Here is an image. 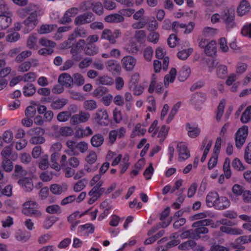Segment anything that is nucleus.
<instances>
[{
  "instance_id": "1",
  "label": "nucleus",
  "mask_w": 251,
  "mask_h": 251,
  "mask_svg": "<svg viewBox=\"0 0 251 251\" xmlns=\"http://www.w3.org/2000/svg\"><path fill=\"white\" fill-rule=\"evenodd\" d=\"M212 220L205 219L194 222L192 226L194 229H189L182 233V238H191L192 240H188L179 245L178 248L181 250H189L196 246V243L194 240H198L201 239L204 241H208L210 239L209 235L201 236V234H206L208 233L209 229L206 227L211 225Z\"/></svg>"
},
{
  "instance_id": "2",
  "label": "nucleus",
  "mask_w": 251,
  "mask_h": 251,
  "mask_svg": "<svg viewBox=\"0 0 251 251\" xmlns=\"http://www.w3.org/2000/svg\"><path fill=\"white\" fill-rule=\"evenodd\" d=\"M21 11L29 15L23 22L24 25L23 32L25 34H26L32 30L38 24V13L36 11L30 12L28 7L23 9Z\"/></svg>"
},
{
  "instance_id": "3",
  "label": "nucleus",
  "mask_w": 251,
  "mask_h": 251,
  "mask_svg": "<svg viewBox=\"0 0 251 251\" xmlns=\"http://www.w3.org/2000/svg\"><path fill=\"white\" fill-rule=\"evenodd\" d=\"M38 208V204L34 201H30L24 203L22 211L25 215L37 217L41 214Z\"/></svg>"
},
{
  "instance_id": "4",
  "label": "nucleus",
  "mask_w": 251,
  "mask_h": 251,
  "mask_svg": "<svg viewBox=\"0 0 251 251\" xmlns=\"http://www.w3.org/2000/svg\"><path fill=\"white\" fill-rule=\"evenodd\" d=\"M221 19L226 25L227 29L232 28L235 26V11L232 9H225L221 15Z\"/></svg>"
},
{
  "instance_id": "5",
  "label": "nucleus",
  "mask_w": 251,
  "mask_h": 251,
  "mask_svg": "<svg viewBox=\"0 0 251 251\" xmlns=\"http://www.w3.org/2000/svg\"><path fill=\"white\" fill-rule=\"evenodd\" d=\"M248 134V127L243 126L239 128L235 135L236 147L241 149L244 145Z\"/></svg>"
},
{
  "instance_id": "6",
  "label": "nucleus",
  "mask_w": 251,
  "mask_h": 251,
  "mask_svg": "<svg viewBox=\"0 0 251 251\" xmlns=\"http://www.w3.org/2000/svg\"><path fill=\"white\" fill-rule=\"evenodd\" d=\"M95 121L101 126H107L109 124L108 115L105 109L98 110L94 116Z\"/></svg>"
},
{
  "instance_id": "7",
  "label": "nucleus",
  "mask_w": 251,
  "mask_h": 251,
  "mask_svg": "<svg viewBox=\"0 0 251 251\" xmlns=\"http://www.w3.org/2000/svg\"><path fill=\"white\" fill-rule=\"evenodd\" d=\"M177 151L178 153V161H183L190 156V153L187 145L184 142L178 143L177 145Z\"/></svg>"
},
{
  "instance_id": "8",
  "label": "nucleus",
  "mask_w": 251,
  "mask_h": 251,
  "mask_svg": "<svg viewBox=\"0 0 251 251\" xmlns=\"http://www.w3.org/2000/svg\"><path fill=\"white\" fill-rule=\"evenodd\" d=\"M95 20L94 14L91 12H86L77 16L74 21L76 25H80L90 23Z\"/></svg>"
},
{
  "instance_id": "9",
  "label": "nucleus",
  "mask_w": 251,
  "mask_h": 251,
  "mask_svg": "<svg viewBox=\"0 0 251 251\" xmlns=\"http://www.w3.org/2000/svg\"><path fill=\"white\" fill-rule=\"evenodd\" d=\"M90 118V114L85 112L81 111L78 114L73 115L70 119V123L72 125H76L87 122Z\"/></svg>"
},
{
  "instance_id": "10",
  "label": "nucleus",
  "mask_w": 251,
  "mask_h": 251,
  "mask_svg": "<svg viewBox=\"0 0 251 251\" xmlns=\"http://www.w3.org/2000/svg\"><path fill=\"white\" fill-rule=\"evenodd\" d=\"M124 68L127 71H131L136 64V59L133 56L127 55L125 56L122 60Z\"/></svg>"
},
{
  "instance_id": "11",
  "label": "nucleus",
  "mask_w": 251,
  "mask_h": 251,
  "mask_svg": "<svg viewBox=\"0 0 251 251\" xmlns=\"http://www.w3.org/2000/svg\"><path fill=\"white\" fill-rule=\"evenodd\" d=\"M105 68L112 74H118L121 69L119 62L115 60H109L105 62Z\"/></svg>"
},
{
  "instance_id": "12",
  "label": "nucleus",
  "mask_w": 251,
  "mask_h": 251,
  "mask_svg": "<svg viewBox=\"0 0 251 251\" xmlns=\"http://www.w3.org/2000/svg\"><path fill=\"white\" fill-rule=\"evenodd\" d=\"M102 185V182H99L94 186L88 193L89 196H95L97 199L100 198L105 191V188L101 187Z\"/></svg>"
},
{
  "instance_id": "13",
  "label": "nucleus",
  "mask_w": 251,
  "mask_h": 251,
  "mask_svg": "<svg viewBox=\"0 0 251 251\" xmlns=\"http://www.w3.org/2000/svg\"><path fill=\"white\" fill-rule=\"evenodd\" d=\"M58 82L67 88L71 87L73 85V78L66 73H63L59 75Z\"/></svg>"
},
{
  "instance_id": "14",
  "label": "nucleus",
  "mask_w": 251,
  "mask_h": 251,
  "mask_svg": "<svg viewBox=\"0 0 251 251\" xmlns=\"http://www.w3.org/2000/svg\"><path fill=\"white\" fill-rule=\"evenodd\" d=\"M18 184L21 186L26 192H30L33 188L32 179L29 177H23L18 181Z\"/></svg>"
},
{
  "instance_id": "15",
  "label": "nucleus",
  "mask_w": 251,
  "mask_h": 251,
  "mask_svg": "<svg viewBox=\"0 0 251 251\" xmlns=\"http://www.w3.org/2000/svg\"><path fill=\"white\" fill-rule=\"evenodd\" d=\"M186 129L188 132V135L192 138H195L198 137L201 132L200 129L197 125H191L187 123L186 125Z\"/></svg>"
},
{
  "instance_id": "16",
  "label": "nucleus",
  "mask_w": 251,
  "mask_h": 251,
  "mask_svg": "<svg viewBox=\"0 0 251 251\" xmlns=\"http://www.w3.org/2000/svg\"><path fill=\"white\" fill-rule=\"evenodd\" d=\"M230 204L229 200L226 197H219L215 204V209L224 210L228 208Z\"/></svg>"
},
{
  "instance_id": "17",
  "label": "nucleus",
  "mask_w": 251,
  "mask_h": 251,
  "mask_svg": "<svg viewBox=\"0 0 251 251\" xmlns=\"http://www.w3.org/2000/svg\"><path fill=\"white\" fill-rule=\"evenodd\" d=\"M219 195L216 192H209L206 198V202L208 207H214L215 208V204L219 198Z\"/></svg>"
},
{
  "instance_id": "18",
  "label": "nucleus",
  "mask_w": 251,
  "mask_h": 251,
  "mask_svg": "<svg viewBox=\"0 0 251 251\" xmlns=\"http://www.w3.org/2000/svg\"><path fill=\"white\" fill-rule=\"evenodd\" d=\"M95 230V226L91 223H87L83 225L79 226L77 228V233L82 234L85 233L87 235L92 234Z\"/></svg>"
},
{
  "instance_id": "19",
  "label": "nucleus",
  "mask_w": 251,
  "mask_h": 251,
  "mask_svg": "<svg viewBox=\"0 0 251 251\" xmlns=\"http://www.w3.org/2000/svg\"><path fill=\"white\" fill-rule=\"evenodd\" d=\"M124 20L123 16L117 13L109 14L104 18V21L109 23H120L124 22Z\"/></svg>"
},
{
  "instance_id": "20",
  "label": "nucleus",
  "mask_w": 251,
  "mask_h": 251,
  "mask_svg": "<svg viewBox=\"0 0 251 251\" xmlns=\"http://www.w3.org/2000/svg\"><path fill=\"white\" fill-rule=\"evenodd\" d=\"M220 231L223 233L231 235H241L243 233L242 229L239 228L223 226L220 227Z\"/></svg>"
},
{
  "instance_id": "21",
  "label": "nucleus",
  "mask_w": 251,
  "mask_h": 251,
  "mask_svg": "<svg viewBox=\"0 0 251 251\" xmlns=\"http://www.w3.org/2000/svg\"><path fill=\"white\" fill-rule=\"evenodd\" d=\"M251 9L250 3L246 0H243L241 1L238 6L237 12L240 16L245 15Z\"/></svg>"
},
{
  "instance_id": "22",
  "label": "nucleus",
  "mask_w": 251,
  "mask_h": 251,
  "mask_svg": "<svg viewBox=\"0 0 251 251\" xmlns=\"http://www.w3.org/2000/svg\"><path fill=\"white\" fill-rule=\"evenodd\" d=\"M60 154L58 152H54L50 157V166L51 168L57 171L61 169L60 165L57 162L60 158Z\"/></svg>"
},
{
  "instance_id": "23",
  "label": "nucleus",
  "mask_w": 251,
  "mask_h": 251,
  "mask_svg": "<svg viewBox=\"0 0 251 251\" xmlns=\"http://www.w3.org/2000/svg\"><path fill=\"white\" fill-rule=\"evenodd\" d=\"M191 73V69L188 66L182 67L178 73V79L181 82H183L187 79Z\"/></svg>"
},
{
  "instance_id": "24",
  "label": "nucleus",
  "mask_w": 251,
  "mask_h": 251,
  "mask_svg": "<svg viewBox=\"0 0 251 251\" xmlns=\"http://www.w3.org/2000/svg\"><path fill=\"white\" fill-rule=\"evenodd\" d=\"M67 189V186L66 184L59 185L57 184H53L51 185L50 187V192L55 195H60L62 192H65Z\"/></svg>"
},
{
  "instance_id": "25",
  "label": "nucleus",
  "mask_w": 251,
  "mask_h": 251,
  "mask_svg": "<svg viewBox=\"0 0 251 251\" xmlns=\"http://www.w3.org/2000/svg\"><path fill=\"white\" fill-rule=\"evenodd\" d=\"M204 52L207 56H212L216 53V42L215 41H211L207 44Z\"/></svg>"
},
{
  "instance_id": "26",
  "label": "nucleus",
  "mask_w": 251,
  "mask_h": 251,
  "mask_svg": "<svg viewBox=\"0 0 251 251\" xmlns=\"http://www.w3.org/2000/svg\"><path fill=\"white\" fill-rule=\"evenodd\" d=\"M85 45L86 42L84 40H79L75 45L72 46L70 52L71 53H80L83 50H84Z\"/></svg>"
},
{
  "instance_id": "27",
  "label": "nucleus",
  "mask_w": 251,
  "mask_h": 251,
  "mask_svg": "<svg viewBox=\"0 0 251 251\" xmlns=\"http://www.w3.org/2000/svg\"><path fill=\"white\" fill-rule=\"evenodd\" d=\"M176 70L175 68H172L169 72V74L166 75L164 77V85L165 87H167L169 85V83H173L176 76Z\"/></svg>"
},
{
  "instance_id": "28",
  "label": "nucleus",
  "mask_w": 251,
  "mask_h": 251,
  "mask_svg": "<svg viewBox=\"0 0 251 251\" xmlns=\"http://www.w3.org/2000/svg\"><path fill=\"white\" fill-rule=\"evenodd\" d=\"M104 138L101 134L98 133L92 136L91 143L94 147H100L103 143Z\"/></svg>"
},
{
  "instance_id": "29",
  "label": "nucleus",
  "mask_w": 251,
  "mask_h": 251,
  "mask_svg": "<svg viewBox=\"0 0 251 251\" xmlns=\"http://www.w3.org/2000/svg\"><path fill=\"white\" fill-rule=\"evenodd\" d=\"M11 18L4 15H0V30L5 29L10 25Z\"/></svg>"
},
{
  "instance_id": "30",
  "label": "nucleus",
  "mask_w": 251,
  "mask_h": 251,
  "mask_svg": "<svg viewBox=\"0 0 251 251\" xmlns=\"http://www.w3.org/2000/svg\"><path fill=\"white\" fill-rule=\"evenodd\" d=\"M27 46L30 49H37L38 46L37 43V34H32L28 38L27 41Z\"/></svg>"
},
{
  "instance_id": "31",
  "label": "nucleus",
  "mask_w": 251,
  "mask_h": 251,
  "mask_svg": "<svg viewBox=\"0 0 251 251\" xmlns=\"http://www.w3.org/2000/svg\"><path fill=\"white\" fill-rule=\"evenodd\" d=\"M68 100L65 99H58L51 102L50 106L53 109H59L64 106L67 103Z\"/></svg>"
},
{
  "instance_id": "32",
  "label": "nucleus",
  "mask_w": 251,
  "mask_h": 251,
  "mask_svg": "<svg viewBox=\"0 0 251 251\" xmlns=\"http://www.w3.org/2000/svg\"><path fill=\"white\" fill-rule=\"evenodd\" d=\"M129 165V155L128 154H126L124 156L120 164V166L121 168V173L123 174L125 173L127 170Z\"/></svg>"
},
{
  "instance_id": "33",
  "label": "nucleus",
  "mask_w": 251,
  "mask_h": 251,
  "mask_svg": "<svg viewBox=\"0 0 251 251\" xmlns=\"http://www.w3.org/2000/svg\"><path fill=\"white\" fill-rule=\"evenodd\" d=\"M251 120V105L247 107L242 113L240 120L243 123H247Z\"/></svg>"
},
{
  "instance_id": "34",
  "label": "nucleus",
  "mask_w": 251,
  "mask_h": 251,
  "mask_svg": "<svg viewBox=\"0 0 251 251\" xmlns=\"http://www.w3.org/2000/svg\"><path fill=\"white\" fill-rule=\"evenodd\" d=\"M180 105L181 102H178L173 106L169 113V116L167 119L166 123L167 124L170 123L172 122V121L174 119V118L175 115L176 114L179 108H180Z\"/></svg>"
},
{
  "instance_id": "35",
  "label": "nucleus",
  "mask_w": 251,
  "mask_h": 251,
  "mask_svg": "<svg viewBox=\"0 0 251 251\" xmlns=\"http://www.w3.org/2000/svg\"><path fill=\"white\" fill-rule=\"evenodd\" d=\"M179 241L178 240L174 239L168 242L165 246H159L157 247V251H166L168 249L171 248L178 245Z\"/></svg>"
},
{
  "instance_id": "36",
  "label": "nucleus",
  "mask_w": 251,
  "mask_h": 251,
  "mask_svg": "<svg viewBox=\"0 0 251 251\" xmlns=\"http://www.w3.org/2000/svg\"><path fill=\"white\" fill-rule=\"evenodd\" d=\"M36 92V88L32 84H27L23 88V94L26 97L32 96Z\"/></svg>"
},
{
  "instance_id": "37",
  "label": "nucleus",
  "mask_w": 251,
  "mask_h": 251,
  "mask_svg": "<svg viewBox=\"0 0 251 251\" xmlns=\"http://www.w3.org/2000/svg\"><path fill=\"white\" fill-rule=\"evenodd\" d=\"M98 51V48L93 44H86L84 48V52L86 54L94 55Z\"/></svg>"
},
{
  "instance_id": "38",
  "label": "nucleus",
  "mask_w": 251,
  "mask_h": 251,
  "mask_svg": "<svg viewBox=\"0 0 251 251\" xmlns=\"http://www.w3.org/2000/svg\"><path fill=\"white\" fill-rule=\"evenodd\" d=\"M31 237V233L29 232L24 231L17 233L15 238L18 241L25 242L28 241Z\"/></svg>"
},
{
  "instance_id": "39",
  "label": "nucleus",
  "mask_w": 251,
  "mask_h": 251,
  "mask_svg": "<svg viewBox=\"0 0 251 251\" xmlns=\"http://www.w3.org/2000/svg\"><path fill=\"white\" fill-rule=\"evenodd\" d=\"M226 104V101L225 100H222L220 101L218 106L217 113H216V120L217 121H220L223 116L224 109Z\"/></svg>"
},
{
  "instance_id": "40",
  "label": "nucleus",
  "mask_w": 251,
  "mask_h": 251,
  "mask_svg": "<svg viewBox=\"0 0 251 251\" xmlns=\"http://www.w3.org/2000/svg\"><path fill=\"white\" fill-rule=\"evenodd\" d=\"M58 220L55 216H51L47 217L43 223V227L47 229L50 228L51 226Z\"/></svg>"
},
{
  "instance_id": "41",
  "label": "nucleus",
  "mask_w": 251,
  "mask_h": 251,
  "mask_svg": "<svg viewBox=\"0 0 251 251\" xmlns=\"http://www.w3.org/2000/svg\"><path fill=\"white\" fill-rule=\"evenodd\" d=\"M77 142L73 140H68L66 142V146L69 149L71 154L78 155L79 152L76 151Z\"/></svg>"
},
{
  "instance_id": "42",
  "label": "nucleus",
  "mask_w": 251,
  "mask_h": 251,
  "mask_svg": "<svg viewBox=\"0 0 251 251\" xmlns=\"http://www.w3.org/2000/svg\"><path fill=\"white\" fill-rule=\"evenodd\" d=\"M101 39L107 40L112 44L115 43L114 39L112 37V31L108 29H105L103 30L101 35Z\"/></svg>"
},
{
  "instance_id": "43",
  "label": "nucleus",
  "mask_w": 251,
  "mask_h": 251,
  "mask_svg": "<svg viewBox=\"0 0 251 251\" xmlns=\"http://www.w3.org/2000/svg\"><path fill=\"white\" fill-rule=\"evenodd\" d=\"M227 74V67L224 65H220L217 68V75L220 78H225Z\"/></svg>"
},
{
  "instance_id": "44",
  "label": "nucleus",
  "mask_w": 251,
  "mask_h": 251,
  "mask_svg": "<svg viewBox=\"0 0 251 251\" xmlns=\"http://www.w3.org/2000/svg\"><path fill=\"white\" fill-rule=\"evenodd\" d=\"M193 49L189 48L179 51L177 54V57L181 60L186 59L193 52Z\"/></svg>"
},
{
  "instance_id": "45",
  "label": "nucleus",
  "mask_w": 251,
  "mask_h": 251,
  "mask_svg": "<svg viewBox=\"0 0 251 251\" xmlns=\"http://www.w3.org/2000/svg\"><path fill=\"white\" fill-rule=\"evenodd\" d=\"M22 77V80L25 82H33L36 80L37 75L35 73L29 72Z\"/></svg>"
},
{
  "instance_id": "46",
  "label": "nucleus",
  "mask_w": 251,
  "mask_h": 251,
  "mask_svg": "<svg viewBox=\"0 0 251 251\" xmlns=\"http://www.w3.org/2000/svg\"><path fill=\"white\" fill-rule=\"evenodd\" d=\"M103 5L100 2L94 1L92 10L96 14L101 15L103 13Z\"/></svg>"
},
{
  "instance_id": "47",
  "label": "nucleus",
  "mask_w": 251,
  "mask_h": 251,
  "mask_svg": "<svg viewBox=\"0 0 251 251\" xmlns=\"http://www.w3.org/2000/svg\"><path fill=\"white\" fill-rule=\"evenodd\" d=\"M71 117V112L68 111H64L60 112L57 116V120L61 122L67 121Z\"/></svg>"
},
{
  "instance_id": "48",
  "label": "nucleus",
  "mask_w": 251,
  "mask_h": 251,
  "mask_svg": "<svg viewBox=\"0 0 251 251\" xmlns=\"http://www.w3.org/2000/svg\"><path fill=\"white\" fill-rule=\"evenodd\" d=\"M87 181L83 178L78 180L74 186V190L76 192H79L82 190L86 186Z\"/></svg>"
},
{
  "instance_id": "49",
  "label": "nucleus",
  "mask_w": 251,
  "mask_h": 251,
  "mask_svg": "<svg viewBox=\"0 0 251 251\" xmlns=\"http://www.w3.org/2000/svg\"><path fill=\"white\" fill-rule=\"evenodd\" d=\"M54 29V25H43L38 29L39 34H46L51 32Z\"/></svg>"
},
{
  "instance_id": "50",
  "label": "nucleus",
  "mask_w": 251,
  "mask_h": 251,
  "mask_svg": "<svg viewBox=\"0 0 251 251\" xmlns=\"http://www.w3.org/2000/svg\"><path fill=\"white\" fill-rule=\"evenodd\" d=\"M1 166L3 169L7 172L12 171L13 169V164L10 159H3Z\"/></svg>"
},
{
  "instance_id": "51",
  "label": "nucleus",
  "mask_w": 251,
  "mask_h": 251,
  "mask_svg": "<svg viewBox=\"0 0 251 251\" xmlns=\"http://www.w3.org/2000/svg\"><path fill=\"white\" fill-rule=\"evenodd\" d=\"M73 84L77 86H81L84 83V78L83 76L79 73L75 74L73 76Z\"/></svg>"
},
{
  "instance_id": "52",
  "label": "nucleus",
  "mask_w": 251,
  "mask_h": 251,
  "mask_svg": "<svg viewBox=\"0 0 251 251\" xmlns=\"http://www.w3.org/2000/svg\"><path fill=\"white\" fill-rule=\"evenodd\" d=\"M98 158L97 154L94 151H90L89 154L86 156L85 160L88 164H94Z\"/></svg>"
},
{
  "instance_id": "53",
  "label": "nucleus",
  "mask_w": 251,
  "mask_h": 251,
  "mask_svg": "<svg viewBox=\"0 0 251 251\" xmlns=\"http://www.w3.org/2000/svg\"><path fill=\"white\" fill-rule=\"evenodd\" d=\"M28 134L32 136H43L45 133V130L43 128L40 127H36L31 128L28 131Z\"/></svg>"
},
{
  "instance_id": "54",
  "label": "nucleus",
  "mask_w": 251,
  "mask_h": 251,
  "mask_svg": "<svg viewBox=\"0 0 251 251\" xmlns=\"http://www.w3.org/2000/svg\"><path fill=\"white\" fill-rule=\"evenodd\" d=\"M84 107L87 110H93L97 108V102L93 100H87L84 102Z\"/></svg>"
},
{
  "instance_id": "55",
  "label": "nucleus",
  "mask_w": 251,
  "mask_h": 251,
  "mask_svg": "<svg viewBox=\"0 0 251 251\" xmlns=\"http://www.w3.org/2000/svg\"><path fill=\"white\" fill-rule=\"evenodd\" d=\"M87 212H88V211L87 210V211H85L84 212L80 214L79 211H76L74 212L73 213L71 214L68 217V218H67L68 222L69 223V222H73L74 221H76V220H75V219L77 218H81L83 216L85 215Z\"/></svg>"
},
{
  "instance_id": "56",
  "label": "nucleus",
  "mask_w": 251,
  "mask_h": 251,
  "mask_svg": "<svg viewBox=\"0 0 251 251\" xmlns=\"http://www.w3.org/2000/svg\"><path fill=\"white\" fill-rule=\"evenodd\" d=\"M59 132L62 136H69L73 135V130L70 126H63L59 129Z\"/></svg>"
},
{
  "instance_id": "57",
  "label": "nucleus",
  "mask_w": 251,
  "mask_h": 251,
  "mask_svg": "<svg viewBox=\"0 0 251 251\" xmlns=\"http://www.w3.org/2000/svg\"><path fill=\"white\" fill-rule=\"evenodd\" d=\"M244 159L247 163L251 164V142L249 143L246 147Z\"/></svg>"
},
{
  "instance_id": "58",
  "label": "nucleus",
  "mask_w": 251,
  "mask_h": 251,
  "mask_svg": "<svg viewBox=\"0 0 251 251\" xmlns=\"http://www.w3.org/2000/svg\"><path fill=\"white\" fill-rule=\"evenodd\" d=\"M178 39L175 34H171L168 39V44L170 48H174L177 44Z\"/></svg>"
},
{
  "instance_id": "59",
  "label": "nucleus",
  "mask_w": 251,
  "mask_h": 251,
  "mask_svg": "<svg viewBox=\"0 0 251 251\" xmlns=\"http://www.w3.org/2000/svg\"><path fill=\"white\" fill-rule=\"evenodd\" d=\"M31 55V51L30 50H25L22 51L16 57L15 60L17 62H21L26 58Z\"/></svg>"
},
{
  "instance_id": "60",
  "label": "nucleus",
  "mask_w": 251,
  "mask_h": 251,
  "mask_svg": "<svg viewBox=\"0 0 251 251\" xmlns=\"http://www.w3.org/2000/svg\"><path fill=\"white\" fill-rule=\"evenodd\" d=\"M107 92L108 89L106 87L100 86L94 90L93 95L96 97L100 98Z\"/></svg>"
},
{
  "instance_id": "61",
  "label": "nucleus",
  "mask_w": 251,
  "mask_h": 251,
  "mask_svg": "<svg viewBox=\"0 0 251 251\" xmlns=\"http://www.w3.org/2000/svg\"><path fill=\"white\" fill-rule=\"evenodd\" d=\"M232 191L236 196H240L243 194L245 190L242 186L239 184H234L232 187Z\"/></svg>"
},
{
  "instance_id": "62",
  "label": "nucleus",
  "mask_w": 251,
  "mask_h": 251,
  "mask_svg": "<svg viewBox=\"0 0 251 251\" xmlns=\"http://www.w3.org/2000/svg\"><path fill=\"white\" fill-rule=\"evenodd\" d=\"M46 211L50 214L60 213L61 212L60 206L56 204L48 206L46 208Z\"/></svg>"
},
{
  "instance_id": "63",
  "label": "nucleus",
  "mask_w": 251,
  "mask_h": 251,
  "mask_svg": "<svg viewBox=\"0 0 251 251\" xmlns=\"http://www.w3.org/2000/svg\"><path fill=\"white\" fill-rule=\"evenodd\" d=\"M39 44L44 47L54 48L56 46V43L52 41L48 40L45 38H42L39 40Z\"/></svg>"
},
{
  "instance_id": "64",
  "label": "nucleus",
  "mask_w": 251,
  "mask_h": 251,
  "mask_svg": "<svg viewBox=\"0 0 251 251\" xmlns=\"http://www.w3.org/2000/svg\"><path fill=\"white\" fill-rule=\"evenodd\" d=\"M241 34L244 36L251 37V23L243 26L241 30Z\"/></svg>"
}]
</instances>
